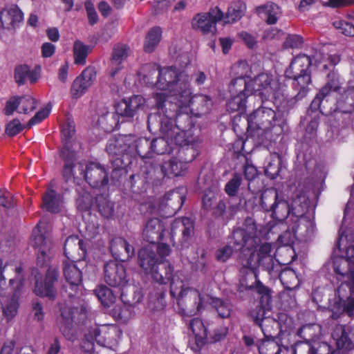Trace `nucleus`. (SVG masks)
I'll return each instance as SVG.
<instances>
[{
  "label": "nucleus",
  "instance_id": "412c9836",
  "mask_svg": "<svg viewBox=\"0 0 354 354\" xmlns=\"http://www.w3.org/2000/svg\"><path fill=\"white\" fill-rule=\"evenodd\" d=\"M77 260H66L64 262V274L66 280L69 283V297L75 295L76 290L80 287L82 282V272L77 266L75 263Z\"/></svg>",
  "mask_w": 354,
  "mask_h": 354
},
{
  "label": "nucleus",
  "instance_id": "2eb2a0df",
  "mask_svg": "<svg viewBox=\"0 0 354 354\" xmlns=\"http://www.w3.org/2000/svg\"><path fill=\"white\" fill-rule=\"evenodd\" d=\"M199 147L198 139L197 138V145L196 146V155L192 157V151L190 146H186L185 148L178 149L176 153L179 156V160L176 158L170 159L165 162L161 166V171L165 176L174 175L179 176L185 172L187 169V163L194 160L198 156V148Z\"/></svg>",
  "mask_w": 354,
  "mask_h": 354
},
{
  "label": "nucleus",
  "instance_id": "6e6d98bb",
  "mask_svg": "<svg viewBox=\"0 0 354 354\" xmlns=\"http://www.w3.org/2000/svg\"><path fill=\"white\" fill-rule=\"evenodd\" d=\"M335 27L346 36H354V26L349 22L338 20L334 22Z\"/></svg>",
  "mask_w": 354,
  "mask_h": 354
},
{
  "label": "nucleus",
  "instance_id": "39448f33",
  "mask_svg": "<svg viewBox=\"0 0 354 354\" xmlns=\"http://www.w3.org/2000/svg\"><path fill=\"white\" fill-rule=\"evenodd\" d=\"M349 235L342 226L337 247L339 251L346 247V257L335 254L331 264L337 279L342 281L337 289L339 301L342 302L344 310L349 316H353L354 315V245L347 247Z\"/></svg>",
  "mask_w": 354,
  "mask_h": 354
},
{
  "label": "nucleus",
  "instance_id": "dca6fc26",
  "mask_svg": "<svg viewBox=\"0 0 354 354\" xmlns=\"http://www.w3.org/2000/svg\"><path fill=\"white\" fill-rule=\"evenodd\" d=\"M45 224L40 222L33 230L31 245L37 252V264L42 266L46 263L50 258V242L45 234Z\"/></svg>",
  "mask_w": 354,
  "mask_h": 354
},
{
  "label": "nucleus",
  "instance_id": "6e6552de",
  "mask_svg": "<svg viewBox=\"0 0 354 354\" xmlns=\"http://www.w3.org/2000/svg\"><path fill=\"white\" fill-rule=\"evenodd\" d=\"M67 161L63 169V176L67 181L85 180L91 187L97 188L108 184V174L104 167L96 162Z\"/></svg>",
  "mask_w": 354,
  "mask_h": 354
},
{
  "label": "nucleus",
  "instance_id": "a878e982",
  "mask_svg": "<svg viewBox=\"0 0 354 354\" xmlns=\"http://www.w3.org/2000/svg\"><path fill=\"white\" fill-rule=\"evenodd\" d=\"M142 236L151 245L155 243L165 236L163 224L157 218L149 220L143 229Z\"/></svg>",
  "mask_w": 354,
  "mask_h": 354
},
{
  "label": "nucleus",
  "instance_id": "f8f14e48",
  "mask_svg": "<svg viewBox=\"0 0 354 354\" xmlns=\"http://www.w3.org/2000/svg\"><path fill=\"white\" fill-rule=\"evenodd\" d=\"M266 232L261 230H257V225L253 218H247L242 225L236 229L233 232L235 250H241V255L249 256L251 252L259 253V248H254L257 243L259 236H263Z\"/></svg>",
  "mask_w": 354,
  "mask_h": 354
},
{
  "label": "nucleus",
  "instance_id": "0eeeda50",
  "mask_svg": "<svg viewBox=\"0 0 354 354\" xmlns=\"http://www.w3.org/2000/svg\"><path fill=\"white\" fill-rule=\"evenodd\" d=\"M286 195L288 202L279 198L272 212V217L278 221L286 218V222L291 224L300 222L305 227L311 225V219L306 215L309 206L308 196L295 186H290Z\"/></svg>",
  "mask_w": 354,
  "mask_h": 354
},
{
  "label": "nucleus",
  "instance_id": "49530a36",
  "mask_svg": "<svg viewBox=\"0 0 354 354\" xmlns=\"http://www.w3.org/2000/svg\"><path fill=\"white\" fill-rule=\"evenodd\" d=\"M163 203L155 199H149L140 205V212L144 214H158L163 208Z\"/></svg>",
  "mask_w": 354,
  "mask_h": 354
},
{
  "label": "nucleus",
  "instance_id": "864d4df0",
  "mask_svg": "<svg viewBox=\"0 0 354 354\" xmlns=\"http://www.w3.org/2000/svg\"><path fill=\"white\" fill-rule=\"evenodd\" d=\"M29 72V66L28 65H21L17 66L15 71V79L16 82L19 84H24Z\"/></svg>",
  "mask_w": 354,
  "mask_h": 354
},
{
  "label": "nucleus",
  "instance_id": "f257e3e1",
  "mask_svg": "<svg viewBox=\"0 0 354 354\" xmlns=\"http://www.w3.org/2000/svg\"><path fill=\"white\" fill-rule=\"evenodd\" d=\"M143 70L149 73L143 74L145 83H151V76L158 71V79L155 84L156 93L153 99L158 109L164 106L168 112L177 114L176 120L180 117L189 119V113L198 115L207 112L212 104L210 97L198 94L192 95L190 78L185 72H179L176 68H164L158 69L154 65H146Z\"/></svg>",
  "mask_w": 354,
  "mask_h": 354
},
{
  "label": "nucleus",
  "instance_id": "4c0bfd02",
  "mask_svg": "<svg viewBox=\"0 0 354 354\" xmlns=\"http://www.w3.org/2000/svg\"><path fill=\"white\" fill-rule=\"evenodd\" d=\"M245 10V5L240 1L233 2L228 8L225 17L223 19L225 24L234 23L241 18Z\"/></svg>",
  "mask_w": 354,
  "mask_h": 354
},
{
  "label": "nucleus",
  "instance_id": "37998d69",
  "mask_svg": "<svg viewBox=\"0 0 354 354\" xmlns=\"http://www.w3.org/2000/svg\"><path fill=\"white\" fill-rule=\"evenodd\" d=\"M260 354H279L280 347L272 339H266L257 342Z\"/></svg>",
  "mask_w": 354,
  "mask_h": 354
},
{
  "label": "nucleus",
  "instance_id": "72a5a7b5",
  "mask_svg": "<svg viewBox=\"0 0 354 354\" xmlns=\"http://www.w3.org/2000/svg\"><path fill=\"white\" fill-rule=\"evenodd\" d=\"M337 109L343 113L354 110V86H351L339 94L337 100Z\"/></svg>",
  "mask_w": 354,
  "mask_h": 354
},
{
  "label": "nucleus",
  "instance_id": "0e129e2a",
  "mask_svg": "<svg viewBox=\"0 0 354 354\" xmlns=\"http://www.w3.org/2000/svg\"><path fill=\"white\" fill-rule=\"evenodd\" d=\"M232 248L230 246H225L216 252V259L220 261L225 262L226 261L232 254Z\"/></svg>",
  "mask_w": 354,
  "mask_h": 354
},
{
  "label": "nucleus",
  "instance_id": "1a4fd4ad",
  "mask_svg": "<svg viewBox=\"0 0 354 354\" xmlns=\"http://www.w3.org/2000/svg\"><path fill=\"white\" fill-rule=\"evenodd\" d=\"M248 139L249 137H262L269 132L279 135L283 131V122L278 119L271 108L262 106L247 118Z\"/></svg>",
  "mask_w": 354,
  "mask_h": 354
},
{
  "label": "nucleus",
  "instance_id": "2f4dec72",
  "mask_svg": "<svg viewBox=\"0 0 354 354\" xmlns=\"http://www.w3.org/2000/svg\"><path fill=\"white\" fill-rule=\"evenodd\" d=\"M290 78L293 80V88L297 92L295 96V100H299L304 97L309 91L308 86L311 82L310 74L299 73L292 75Z\"/></svg>",
  "mask_w": 354,
  "mask_h": 354
},
{
  "label": "nucleus",
  "instance_id": "423d86ee",
  "mask_svg": "<svg viewBox=\"0 0 354 354\" xmlns=\"http://www.w3.org/2000/svg\"><path fill=\"white\" fill-rule=\"evenodd\" d=\"M153 248L156 249L159 256L162 258L168 256L171 252L169 246L165 243L159 244L158 246L153 243L142 248L139 251L138 262L145 274L160 284H165L170 281V288L174 278L177 283L178 277H179L178 281H182L185 284L180 273L178 272L172 276V268L169 261H158L156 259Z\"/></svg>",
  "mask_w": 354,
  "mask_h": 354
},
{
  "label": "nucleus",
  "instance_id": "58836bf2",
  "mask_svg": "<svg viewBox=\"0 0 354 354\" xmlns=\"http://www.w3.org/2000/svg\"><path fill=\"white\" fill-rule=\"evenodd\" d=\"M280 281L284 288L293 290L299 286V279L295 271L292 269H284L279 275Z\"/></svg>",
  "mask_w": 354,
  "mask_h": 354
},
{
  "label": "nucleus",
  "instance_id": "603ef678",
  "mask_svg": "<svg viewBox=\"0 0 354 354\" xmlns=\"http://www.w3.org/2000/svg\"><path fill=\"white\" fill-rule=\"evenodd\" d=\"M241 176L236 174L233 178L226 184L225 190L227 195L234 196L236 194L239 187L241 184Z\"/></svg>",
  "mask_w": 354,
  "mask_h": 354
},
{
  "label": "nucleus",
  "instance_id": "b1692460",
  "mask_svg": "<svg viewBox=\"0 0 354 354\" xmlns=\"http://www.w3.org/2000/svg\"><path fill=\"white\" fill-rule=\"evenodd\" d=\"M64 254L68 260L84 259L86 249L83 241L77 236H68L64 244Z\"/></svg>",
  "mask_w": 354,
  "mask_h": 354
},
{
  "label": "nucleus",
  "instance_id": "bf43d9fd",
  "mask_svg": "<svg viewBox=\"0 0 354 354\" xmlns=\"http://www.w3.org/2000/svg\"><path fill=\"white\" fill-rule=\"evenodd\" d=\"M24 129V126L17 119L10 121L6 126V133L10 136H14L20 133Z\"/></svg>",
  "mask_w": 354,
  "mask_h": 354
},
{
  "label": "nucleus",
  "instance_id": "a18cd8bd",
  "mask_svg": "<svg viewBox=\"0 0 354 354\" xmlns=\"http://www.w3.org/2000/svg\"><path fill=\"white\" fill-rule=\"evenodd\" d=\"M95 295L104 306H109L115 301V297L108 287L101 286L95 290Z\"/></svg>",
  "mask_w": 354,
  "mask_h": 354
},
{
  "label": "nucleus",
  "instance_id": "473e14b6",
  "mask_svg": "<svg viewBox=\"0 0 354 354\" xmlns=\"http://www.w3.org/2000/svg\"><path fill=\"white\" fill-rule=\"evenodd\" d=\"M43 205L52 213L59 212L64 207L62 196L49 188L43 197Z\"/></svg>",
  "mask_w": 354,
  "mask_h": 354
},
{
  "label": "nucleus",
  "instance_id": "3c124183",
  "mask_svg": "<svg viewBox=\"0 0 354 354\" xmlns=\"http://www.w3.org/2000/svg\"><path fill=\"white\" fill-rule=\"evenodd\" d=\"M279 159L274 156L265 167L266 175L271 179L276 178L279 173Z\"/></svg>",
  "mask_w": 354,
  "mask_h": 354
},
{
  "label": "nucleus",
  "instance_id": "c756f323",
  "mask_svg": "<svg viewBox=\"0 0 354 354\" xmlns=\"http://www.w3.org/2000/svg\"><path fill=\"white\" fill-rule=\"evenodd\" d=\"M339 77L335 73H330L328 75V82L324 86L317 97L311 103V109H317L319 106L321 99H323L331 93H335L339 88Z\"/></svg>",
  "mask_w": 354,
  "mask_h": 354
},
{
  "label": "nucleus",
  "instance_id": "e2e57ef3",
  "mask_svg": "<svg viewBox=\"0 0 354 354\" xmlns=\"http://www.w3.org/2000/svg\"><path fill=\"white\" fill-rule=\"evenodd\" d=\"M215 199V192L212 189H209L205 191L203 196V205L205 209L212 207L214 201Z\"/></svg>",
  "mask_w": 354,
  "mask_h": 354
},
{
  "label": "nucleus",
  "instance_id": "8fccbe9b",
  "mask_svg": "<svg viewBox=\"0 0 354 354\" xmlns=\"http://www.w3.org/2000/svg\"><path fill=\"white\" fill-rule=\"evenodd\" d=\"M96 70L94 67L88 66L86 67L77 77L80 78L81 80L84 81V84L87 86L91 87L96 80Z\"/></svg>",
  "mask_w": 354,
  "mask_h": 354
},
{
  "label": "nucleus",
  "instance_id": "20e7f679",
  "mask_svg": "<svg viewBox=\"0 0 354 354\" xmlns=\"http://www.w3.org/2000/svg\"><path fill=\"white\" fill-rule=\"evenodd\" d=\"M160 120V131L162 136L153 139L151 142L147 138H140L136 145L138 155L143 159L151 158L153 153L164 154L174 151L179 149L190 146L192 157L196 155L197 136H194V129L189 128L185 131L174 124L177 114L168 112V109H159Z\"/></svg>",
  "mask_w": 354,
  "mask_h": 354
},
{
  "label": "nucleus",
  "instance_id": "393cba45",
  "mask_svg": "<svg viewBox=\"0 0 354 354\" xmlns=\"http://www.w3.org/2000/svg\"><path fill=\"white\" fill-rule=\"evenodd\" d=\"M178 232L182 233L183 241L186 242L194 232L193 221L187 217L175 219L171 224V231L168 232L171 243L174 242V236Z\"/></svg>",
  "mask_w": 354,
  "mask_h": 354
},
{
  "label": "nucleus",
  "instance_id": "338daca9",
  "mask_svg": "<svg viewBox=\"0 0 354 354\" xmlns=\"http://www.w3.org/2000/svg\"><path fill=\"white\" fill-rule=\"evenodd\" d=\"M239 37L244 41V43L249 47L252 48L255 44L256 40L253 36L247 32H241L239 33Z\"/></svg>",
  "mask_w": 354,
  "mask_h": 354
},
{
  "label": "nucleus",
  "instance_id": "a19ab883",
  "mask_svg": "<svg viewBox=\"0 0 354 354\" xmlns=\"http://www.w3.org/2000/svg\"><path fill=\"white\" fill-rule=\"evenodd\" d=\"M279 198L278 192L276 189H267L261 194V207L265 211L272 212Z\"/></svg>",
  "mask_w": 354,
  "mask_h": 354
},
{
  "label": "nucleus",
  "instance_id": "c03bdc74",
  "mask_svg": "<svg viewBox=\"0 0 354 354\" xmlns=\"http://www.w3.org/2000/svg\"><path fill=\"white\" fill-rule=\"evenodd\" d=\"M3 315L8 321L11 320L17 314L18 309V299L14 295L10 299L2 302Z\"/></svg>",
  "mask_w": 354,
  "mask_h": 354
},
{
  "label": "nucleus",
  "instance_id": "bb28decb",
  "mask_svg": "<svg viewBox=\"0 0 354 354\" xmlns=\"http://www.w3.org/2000/svg\"><path fill=\"white\" fill-rule=\"evenodd\" d=\"M190 328L193 334V339L190 342L191 348L194 351H198L206 343V328L202 320L196 318L191 322Z\"/></svg>",
  "mask_w": 354,
  "mask_h": 354
},
{
  "label": "nucleus",
  "instance_id": "9b49d317",
  "mask_svg": "<svg viewBox=\"0 0 354 354\" xmlns=\"http://www.w3.org/2000/svg\"><path fill=\"white\" fill-rule=\"evenodd\" d=\"M329 45H324L315 53L312 59L305 55L296 57L286 71V77H292V75H299V73H309L308 68L313 62L315 64H322L324 69L336 65L340 61L339 55L336 53H329Z\"/></svg>",
  "mask_w": 354,
  "mask_h": 354
},
{
  "label": "nucleus",
  "instance_id": "a211bd4d",
  "mask_svg": "<svg viewBox=\"0 0 354 354\" xmlns=\"http://www.w3.org/2000/svg\"><path fill=\"white\" fill-rule=\"evenodd\" d=\"M36 100L30 95L12 96L6 102L5 114L12 115L16 111L20 114H28L36 108Z\"/></svg>",
  "mask_w": 354,
  "mask_h": 354
},
{
  "label": "nucleus",
  "instance_id": "ddd939ff",
  "mask_svg": "<svg viewBox=\"0 0 354 354\" xmlns=\"http://www.w3.org/2000/svg\"><path fill=\"white\" fill-rule=\"evenodd\" d=\"M121 331L115 325H102L95 327L85 335L86 342L84 343L85 351L90 352L93 349V342L99 345L113 348L121 337Z\"/></svg>",
  "mask_w": 354,
  "mask_h": 354
},
{
  "label": "nucleus",
  "instance_id": "aec40b11",
  "mask_svg": "<svg viewBox=\"0 0 354 354\" xmlns=\"http://www.w3.org/2000/svg\"><path fill=\"white\" fill-rule=\"evenodd\" d=\"M75 135V124L71 120H67L62 127V136L64 147L61 151V156L64 159L65 163L67 161L75 160V149H72L75 143H73V138Z\"/></svg>",
  "mask_w": 354,
  "mask_h": 354
},
{
  "label": "nucleus",
  "instance_id": "79ce46f5",
  "mask_svg": "<svg viewBox=\"0 0 354 354\" xmlns=\"http://www.w3.org/2000/svg\"><path fill=\"white\" fill-rule=\"evenodd\" d=\"M332 337L335 340L339 349L351 348L352 342L348 339L344 326H337L333 333Z\"/></svg>",
  "mask_w": 354,
  "mask_h": 354
},
{
  "label": "nucleus",
  "instance_id": "9d476101",
  "mask_svg": "<svg viewBox=\"0 0 354 354\" xmlns=\"http://www.w3.org/2000/svg\"><path fill=\"white\" fill-rule=\"evenodd\" d=\"M179 277H178V280ZM176 282L174 278L171 282V295L173 297L178 300L184 298L187 300L198 299L196 310L200 311L203 307H206L208 304L212 305L217 311L219 316L223 318L228 317L231 312V306L229 302L221 300L209 295L201 294L198 290L189 288H185V285L182 281Z\"/></svg>",
  "mask_w": 354,
  "mask_h": 354
},
{
  "label": "nucleus",
  "instance_id": "4be33fe9",
  "mask_svg": "<svg viewBox=\"0 0 354 354\" xmlns=\"http://www.w3.org/2000/svg\"><path fill=\"white\" fill-rule=\"evenodd\" d=\"M57 271L56 269H49L46 273L44 282L39 279L37 275L35 276L36 282L35 292L41 297H48L53 299L55 296V291L53 283L57 280Z\"/></svg>",
  "mask_w": 354,
  "mask_h": 354
},
{
  "label": "nucleus",
  "instance_id": "c9c22d12",
  "mask_svg": "<svg viewBox=\"0 0 354 354\" xmlns=\"http://www.w3.org/2000/svg\"><path fill=\"white\" fill-rule=\"evenodd\" d=\"M111 251L115 259L120 258L122 251L125 252L128 257L134 254V248L125 239L121 237L112 240Z\"/></svg>",
  "mask_w": 354,
  "mask_h": 354
},
{
  "label": "nucleus",
  "instance_id": "4d7b16f0",
  "mask_svg": "<svg viewBox=\"0 0 354 354\" xmlns=\"http://www.w3.org/2000/svg\"><path fill=\"white\" fill-rule=\"evenodd\" d=\"M294 354H315L311 343L306 340L297 342L295 345Z\"/></svg>",
  "mask_w": 354,
  "mask_h": 354
},
{
  "label": "nucleus",
  "instance_id": "69168bd1",
  "mask_svg": "<svg viewBox=\"0 0 354 354\" xmlns=\"http://www.w3.org/2000/svg\"><path fill=\"white\" fill-rule=\"evenodd\" d=\"M124 138L121 137L115 140H109L106 145V151L109 154H118L123 150L117 148L116 143H119L120 141H123Z\"/></svg>",
  "mask_w": 354,
  "mask_h": 354
},
{
  "label": "nucleus",
  "instance_id": "f704fd0d",
  "mask_svg": "<svg viewBox=\"0 0 354 354\" xmlns=\"http://www.w3.org/2000/svg\"><path fill=\"white\" fill-rule=\"evenodd\" d=\"M288 224V230L286 231L283 234L279 236L278 241L283 245H291L296 239V233L299 230H308L310 227L312 226L313 223L311 222V225H308L307 227H305L304 225L300 223H295L294 224H291V223H287Z\"/></svg>",
  "mask_w": 354,
  "mask_h": 354
},
{
  "label": "nucleus",
  "instance_id": "7c9ffc66",
  "mask_svg": "<svg viewBox=\"0 0 354 354\" xmlns=\"http://www.w3.org/2000/svg\"><path fill=\"white\" fill-rule=\"evenodd\" d=\"M256 12L260 18L264 19L268 24H274L281 14L280 8L273 3H268L264 6L257 7Z\"/></svg>",
  "mask_w": 354,
  "mask_h": 354
},
{
  "label": "nucleus",
  "instance_id": "7ed1b4c3",
  "mask_svg": "<svg viewBox=\"0 0 354 354\" xmlns=\"http://www.w3.org/2000/svg\"><path fill=\"white\" fill-rule=\"evenodd\" d=\"M239 76L233 80L229 86L232 97L227 104V110L232 112L245 111L248 96L254 94L259 96L263 103L271 100L277 107L286 108L295 103V98L288 99L285 94L286 86L273 80L268 73H261L250 79V69L248 63L241 61L233 66Z\"/></svg>",
  "mask_w": 354,
  "mask_h": 354
},
{
  "label": "nucleus",
  "instance_id": "f3484780",
  "mask_svg": "<svg viewBox=\"0 0 354 354\" xmlns=\"http://www.w3.org/2000/svg\"><path fill=\"white\" fill-rule=\"evenodd\" d=\"M105 281L111 286L124 288L129 282L123 261L114 260L106 262L104 270Z\"/></svg>",
  "mask_w": 354,
  "mask_h": 354
},
{
  "label": "nucleus",
  "instance_id": "6ab92c4d",
  "mask_svg": "<svg viewBox=\"0 0 354 354\" xmlns=\"http://www.w3.org/2000/svg\"><path fill=\"white\" fill-rule=\"evenodd\" d=\"M151 102L141 95H134L129 100L120 102L115 108L118 115L127 118H132L138 110L145 109Z\"/></svg>",
  "mask_w": 354,
  "mask_h": 354
},
{
  "label": "nucleus",
  "instance_id": "c85d7f7f",
  "mask_svg": "<svg viewBox=\"0 0 354 354\" xmlns=\"http://www.w3.org/2000/svg\"><path fill=\"white\" fill-rule=\"evenodd\" d=\"M130 54V48L124 44H117L113 49L111 56V68L110 75L115 77L119 71L122 68V63Z\"/></svg>",
  "mask_w": 354,
  "mask_h": 354
},
{
  "label": "nucleus",
  "instance_id": "cd10ccee",
  "mask_svg": "<svg viewBox=\"0 0 354 354\" xmlns=\"http://www.w3.org/2000/svg\"><path fill=\"white\" fill-rule=\"evenodd\" d=\"M77 313V309H73L69 307H64L61 309L62 319L59 322V328L63 335L68 339L72 340L74 338L73 322L75 315Z\"/></svg>",
  "mask_w": 354,
  "mask_h": 354
},
{
  "label": "nucleus",
  "instance_id": "774afa93",
  "mask_svg": "<svg viewBox=\"0 0 354 354\" xmlns=\"http://www.w3.org/2000/svg\"><path fill=\"white\" fill-rule=\"evenodd\" d=\"M55 45L48 42L43 44L41 46V54L44 57H51L55 53Z\"/></svg>",
  "mask_w": 354,
  "mask_h": 354
},
{
  "label": "nucleus",
  "instance_id": "13d9d810",
  "mask_svg": "<svg viewBox=\"0 0 354 354\" xmlns=\"http://www.w3.org/2000/svg\"><path fill=\"white\" fill-rule=\"evenodd\" d=\"M50 107L48 106L42 109L35 113V115L29 120L28 126L29 127L36 125L46 118L50 113Z\"/></svg>",
  "mask_w": 354,
  "mask_h": 354
},
{
  "label": "nucleus",
  "instance_id": "5701e85b",
  "mask_svg": "<svg viewBox=\"0 0 354 354\" xmlns=\"http://www.w3.org/2000/svg\"><path fill=\"white\" fill-rule=\"evenodd\" d=\"M24 19V14L17 6L4 8L0 12V26L5 29L15 28Z\"/></svg>",
  "mask_w": 354,
  "mask_h": 354
},
{
  "label": "nucleus",
  "instance_id": "e433bc0d",
  "mask_svg": "<svg viewBox=\"0 0 354 354\" xmlns=\"http://www.w3.org/2000/svg\"><path fill=\"white\" fill-rule=\"evenodd\" d=\"M162 29L160 27L151 28L146 35L144 49L146 52L151 53L158 46L162 38Z\"/></svg>",
  "mask_w": 354,
  "mask_h": 354
},
{
  "label": "nucleus",
  "instance_id": "de8ad7c7",
  "mask_svg": "<svg viewBox=\"0 0 354 354\" xmlns=\"http://www.w3.org/2000/svg\"><path fill=\"white\" fill-rule=\"evenodd\" d=\"M98 122L105 132H110L118 125L117 115L114 113H107L99 118Z\"/></svg>",
  "mask_w": 354,
  "mask_h": 354
},
{
  "label": "nucleus",
  "instance_id": "f03ea898",
  "mask_svg": "<svg viewBox=\"0 0 354 354\" xmlns=\"http://www.w3.org/2000/svg\"><path fill=\"white\" fill-rule=\"evenodd\" d=\"M272 246L270 243L261 244L259 248V253L251 252L249 256L241 255L239 284L241 290H253L261 296V306H257L250 313L254 322L258 324L266 337L271 336V330L268 328L270 324L276 326L280 330H286L292 325V319L285 313H280L278 321L270 317H265L266 311L269 308L271 301L270 290L265 286L258 279L257 268L262 266L270 269L272 266V256L271 254Z\"/></svg>",
  "mask_w": 354,
  "mask_h": 354
},
{
  "label": "nucleus",
  "instance_id": "ea45409f",
  "mask_svg": "<svg viewBox=\"0 0 354 354\" xmlns=\"http://www.w3.org/2000/svg\"><path fill=\"white\" fill-rule=\"evenodd\" d=\"M91 48L89 46L84 44L77 40L73 44L74 62L75 64L83 66L86 64V59Z\"/></svg>",
  "mask_w": 354,
  "mask_h": 354
},
{
  "label": "nucleus",
  "instance_id": "5fc2aeb1",
  "mask_svg": "<svg viewBox=\"0 0 354 354\" xmlns=\"http://www.w3.org/2000/svg\"><path fill=\"white\" fill-rule=\"evenodd\" d=\"M77 191L78 192V198H77L78 207L82 210L88 209L92 204L91 195L88 192H84L82 194L79 189H77Z\"/></svg>",
  "mask_w": 354,
  "mask_h": 354
},
{
  "label": "nucleus",
  "instance_id": "4468645a",
  "mask_svg": "<svg viewBox=\"0 0 354 354\" xmlns=\"http://www.w3.org/2000/svg\"><path fill=\"white\" fill-rule=\"evenodd\" d=\"M223 18V12L216 6L207 12H200L194 15L191 21V26L193 30L203 35L214 34L217 22Z\"/></svg>",
  "mask_w": 354,
  "mask_h": 354
},
{
  "label": "nucleus",
  "instance_id": "09e8293b",
  "mask_svg": "<svg viewBox=\"0 0 354 354\" xmlns=\"http://www.w3.org/2000/svg\"><path fill=\"white\" fill-rule=\"evenodd\" d=\"M88 88V86L84 84V81L77 77L71 88V97L74 99H78L86 92Z\"/></svg>",
  "mask_w": 354,
  "mask_h": 354
},
{
  "label": "nucleus",
  "instance_id": "052dcab7",
  "mask_svg": "<svg viewBox=\"0 0 354 354\" xmlns=\"http://www.w3.org/2000/svg\"><path fill=\"white\" fill-rule=\"evenodd\" d=\"M303 43L302 38L297 35H288L284 42V47L286 48H297L301 47Z\"/></svg>",
  "mask_w": 354,
  "mask_h": 354
},
{
  "label": "nucleus",
  "instance_id": "680f3d73",
  "mask_svg": "<svg viewBox=\"0 0 354 354\" xmlns=\"http://www.w3.org/2000/svg\"><path fill=\"white\" fill-rule=\"evenodd\" d=\"M98 209L100 214L104 217H109L113 212V205L105 198L103 199L102 203L98 204Z\"/></svg>",
  "mask_w": 354,
  "mask_h": 354
}]
</instances>
